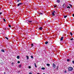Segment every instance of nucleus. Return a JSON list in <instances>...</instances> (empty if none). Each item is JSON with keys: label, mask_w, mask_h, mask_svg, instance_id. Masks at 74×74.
Here are the masks:
<instances>
[{"label": "nucleus", "mask_w": 74, "mask_h": 74, "mask_svg": "<svg viewBox=\"0 0 74 74\" xmlns=\"http://www.w3.org/2000/svg\"><path fill=\"white\" fill-rule=\"evenodd\" d=\"M73 16L74 17V14H73Z\"/></svg>", "instance_id": "46"}, {"label": "nucleus", "mask_w": 74, "mask_h": 74, "mask_svg": "<svg viewBox=\"0 0 74 74\" xmlns=\"http://www.w3.org/2000/svg\"><path fill=\"white\" fill-rule=\"evenodd\" d=\"M48 41H46V42H45V44H48Z\"/></svg>", "instance_id": "15"}, {"label": "nucleus", "mask_w": 74, "mask_h": 74, "mask_svg": "<svg viewBox=\"0 0 74 74\" xmlns=\"http://www.w3.org/2000/svg\"><path fill=\"white\" fill-rule=\"evenodd\" d=\"M4 74H5V72H4Z\"/></svg>", "instance_id": "47"}, {"label": "nucleus", "mask_w": 74, "mask_h": 74, "mask_svg": "<svg viewBox=\"0 0 74 74\" xmlns=\"http://www.w3.org/2000/svg\"><path fill=\"white\" fill-rule=\"evenodd\" d=\"M53 68V69H55V68L56 67V64H55V63H53L52 64Z\"/></svg>", "instance_id": "2"}, {"label": "nucleus", "mask_w": 74, "mask_h": 74, "mask_svg": "<svg viewBox=\"0 0 74 74\" xmlns=\"http://www.w3.org/2000/svg\"><path fill=\"white\" fill-rule=\"evenodd\" d=\"M28 67L29 69H31V66H29Z\"/></svg>", "instance_id": "36"}, {"label": "nucleus", "mask_w": 74, "mask_h": 74, "mask_svg": "<svg viewBox=\"0 0 74 74\" xmlns=\"http://www.w3.org/2000/svg\"><path fill=\"white\" fill-rule=\"evenodd\" d=\"M56 6H57V5H56V6H54V7L55 8L56 7Z\"/></svg>", "instance_id": "42"}, {"label": "nucleus", "mask_w": 74, "mask_h": 74, "mask_svg": "<svg viewBox=\"0 0 74 74\" xmlns=\"http://www.w3.org/2000/svg\"><path fill=\"white\" fill-rule=\"evenodd\" d=\"M37 74H40V73H38Z\"/></svg>", "instance_id": "48"}, {"label": "nucleus", "mask_w": 74, "mask_h": 74, "mask_svg": "<svg viewBox=\"0 0 74 74\" xmlns=\"http://www.w3.org/2000/svg\"><path fill=\"white\" fill-rule=\"evenodd\" d=\"M3 13H4V11H3L2 12L0 13V15L2 14H3Z\"/></svg>", "instance_id": "9"}, {"label": "nucleus", "mask_w": 74, "mask_h": 74, "mask_svg": "<svg viewBox=\"0 0 74 74\" xmlns=\"http://www.w3.org/2000/svg\"><path fill=\"white\" fill-rule=\"evenodd\" d=\"M43 28L42 27H40L39 28V29H40V30H42V29Z\"/></svg>", "instance_id": "8"}, {"label": "nucleus", "mask_w": 74, "mask_h": 74, "mask_svg": "<svg viewBox=\"0 0 74 74\" xmlns=\"http://www.w3.org/2000/svg\"><path fill=\"white\" fill-rule=\"evenodd\" d=\"M42 70H45V68L42 67Z\"/></svg>", "instance_id": "25"}, {"label": "nucleus", "mask_w": 74, "mask_h": 74, "mask_svg": "<svg viewBox=\"0 0 74 74\" xmlns=\"http://www.w3.org/2000/svg\"><path fill=\"white\" fill-rule=\"evenodd\" d=\"M26 22H29V23H31L32 22V21H29L28 20H27Z\"/></svg>", "instance_id": "7"}, {"label": "nucleus", "mask_w": 74, "mask_h": 74, "mask_svg": "<svg viewBox=\"0 0 74 74\" xmlns=\"http://www.w3.org/2000/svg\"><path fill=\"white\" fill-rule=\"evenodd\" d=\"M26 58H27V59H29V56H26Z\"/></svg>", "instance_id": "14"}, {"label": "nucleus", "mask_w": 74, "mask_h": 74, "mask_svg": "<svg viewBox=\"0 0 74 74\" xmlns=\"http://www.w3.org/2000/svg\"><path fill=\"white\" fill-rule=\"evenodd\" d=\"M5 38H6V39H7V40H8V38L7 37H5Z\"/></svg>", "instance_id": "31"}, {"label": "nucleus", "mask_w": 74, "mask_h": 74, "mask_svg": "<svg viewBox=\"0 0 74 74\" xmlns=\"http://www.w3.org/2000/svg\"><path fill=\"white\" fill-rule=\"evenodd\" d=\"M64 73H67V71H64Z\"/></svg>", "instance_id": "38"}, {"label": "nucleus", "mask_w": 74, "mask_h": 74, "mask_svg": "<svg viewBox=\"0 0 74 74\" xmlns=\"http://www.w3.org/2000/svg\"><path fill=\"white\" fill-rule=\"evenodd\" d=\"M35 10H36V9H35Z\"/></svg>", "instance_id": "51"}, {"label": "nucleus", "mask_w": 74, "mask_h": 74, "mask_svg": "<svg viewBox=\"0 0 74 74\" xmlns=\"http://www.w3.org/2000/svg\"><path fill=\"white\" fill-rule=\"evenodd\" d=\"M69 5H70V7H72V5H71V4H69Z\"/></svg>", "instance_id": "28"}, {"label": "nucleus", "mask_w": 74, "mask_h": 74, "mask_svg": "<svg viewBox=\"0 0 74 74\" xmlns=\"http://www.w3.org/2000/svg\"><path fill=\"white\" fill-rule=\"evenodd\" d=\"M56 2H57V3H60V0H57Z\"/></svg>", "instance_id": "11"}, {"label": "nucleus", "mask_w": 74, "mask_h": 74, "mask_svg": "<svg viewBox=\"0 0 74 74\" xmlns=\"http://www.w3.org/2000/svg\"><path fill=\"white\" fill-rule=\"evenodd\" d=\"M34 64H35V67L37 68V66H36V63H34Z\"/></svg>", "instance_id": "16"}, {"label": "nucleus", "mask_w": 74, "mask_h": 74, "mask_svg": "<svg viewBox=\"0 0 74 74\" xmlns=\"http://www.w3.org/2000/svg\"><path fill=\"white\" fill-rule=\"evenodd\" d=\"M20 61H18V62H17V63H20Z\"/></svg>", "instance_id": "32"}, {"label": "nucleus", "mask_w": 74, "mask_h": 74, "mask_svg": "<svg viewBox=\"0 0 74 74\" xmlns=\"http://www.w3.org/2000/svg\"><path fill=\"white\" fill-rule=\"evenodd\" d=\"M35 23H37V21H35Z\"/></svg>", "instance_id": "43"}, {"label": "nucleus", "mask_w": 74, "mask_h": 74, "mask_svg": "<svg viewBox=\"0 0 74 74\" xmlns=\"http://www.w3.org/2000/svg\"><path fill=\"white\" fill-rule=\"evenodd\" d=\"M31 57L32 59H33V56H31Z\"/></svg>", "instance_id": "27"}, {"label": "nucleus", "mask_w": 74, "mask_h": 74, "mask_svg": "<svg viewBox=\"0 0 74 74\" xmlns=\"http://www.w3.org/2000/svg\"><path fill=\"white\" fill-rule=\"evenodd\" d=\"M52 15L53 16H55V14L53 12H52Z\"/></svg>", "instance_id": "12"}, {"label": "nucleus", "mask_w": 74, "mask_h": 74, "mask_svg": "<svg viewBox=\"0 0 74 74\" xmlns=\"http://www.w3.org/2000/svg\"><path fill=\"white\" fill-rule=\"evenodd\" d=\"M58 69H59V66H57L56 69L57 70H58Z\"/></svg>", "instance_id": "20"}, {"label": "nucleus", "mask_w": 74, "mask_h": 74, "mask_svg": "<svg viewBox=\"0 0 74 74\" xmlns=\"http://www.w3.org/2000/svg\"><path fill=\"white\" fill-rule=\"evenodd\" d=\"M67 8H70V6H68L67 7Z\"/></svg>", "instance_id": "29"}, {"label": "nucleus", "mask_w": 74, "mask_h": 74, "mask_svg": "<svg viewBox=\"0 0 74 74\" xmlns=\"http://www.w3.org/2000/svg\"><path fill=\"white\" fill-rule=\"evenodd\" d=\"M21 65H18V66L19 67H21Z\"/></svg>", "instance_id": "30"}, {"label": "nucleus", "mask_w": 74, "mask_h": 74, "mask_svg": "<svg viewBox=\"0 0 74 74\" xmlns=\"http://www.w3.org/2000/svg\"><path fill=\"white\" fill-rule=\"evenodd\" d=\"M29 74H32V73H29Z\"/></svg>", "instance_id": "41"}, {"label": "nucleus", "mask_w": 74, "mask_h": 74, "mask_svg": "<svg viewBox=\"0 0 74 74\" xmlns=\"http://www.w3.org/2000/svg\"><path fill=\"white\" fill-rule=\"evenodd\" d=\"M47 66H50V64H47Z\"/></svg>", "instance_id": "17"}, {"label": "nucleus", "mask_w": 74, "mask_h": 74, "mask_svg": "<svg viewBox=\"0 0 74 74\" xmlns=\"http://www.w3.org/2000/svg\"><path fill=\"white\" fill-rule=\"evenodd\" d=\"M70 34L71 36H73V34L71 32H70Z\"/></svg>", "instance_id": "23"}, {"label": "nucleus", "mask_w": 74, "mask_h": 74, "mask_svg": "<svg viewBox=\"0 0 74 74\" xmlns=\"http://www.w3.org/2000/svg\"><path fill=\"white\" fill-rule=\"evenodd\" d=\"M65 4V3H64V4H63V5H62V6H64V5Z\"/></svg>", "instance_id": "45"}, {"label": "nucleus", "mask_w": 74, "mask_h": 74, "mask_svg": "<svg viewBox=\"0 0 74 74\" xmlns=\"http://www.w3.org/2000/svg\"><path fill=\"white\" fill-rule=\"evenodd\" d=\"M0 46H2V45H1V44H0Z\"/></svg>", "instance_id": "44"}, {"label": "nucleus", "mask_w": 74, "mask_h": 74, "mask_svg": "<svg viewBox=\"0 0 74 74\" xmlns=\"http://www.w3.org/2000/svg\"><path fill=\"white\" fill-rule=\"evenodd\" d=\"M72 63H73V64H74V61H72Z\"/></svg>", "instance_id": "39"}, {"label": "nucleus", "mask_w": 74, "mask_h": 74, "mask_svg": "<svg viewBox=\"0 0 74 74\" xmlns=\"http://www.w3.org/2000/svg\"><path fill=\"white\" fill-rule=\"evenodd\" d=\"M23 5V3H20L17 4V6L18 7L20 6V5Z\"/></svg>", "instance_id": "3"}, {"label": "nucleus", "mask_w": 74, "mask_h": 74, "mask_svg": "<svg viewBox=\"0 0 74 74\" xmlns=\"http://www.w3.org/2000/svg\"><path fill=\"white\" fill-rule=\"evenodd\" d=\"M14 64V62H12V64Z\"/></svg>", "instance_id": "40"}, {"label": "nucleus", "mask_w": 74, "mask_h": 74, "mask_svg": "<svg viewBox=\"0 0 74 74\" xmlns=\"http://www.w3.org/2000/svg\"><path fill=\"white\" fill-rule=\"evenodd\" d=\"M39 14H41V15H42V13H39Z\"/></svg>", "instance_id": "26"}, {"label": "nucleus", "mask_w": 74, "mask_h": 74, "mask_svg": "<svg viewBox=\"0 0 74 74\" xmlns=\"http://www.w3.org/2000/svg\"><path fill=\"white\" fill-rule=\"evenodd\" d=\"M53 12L54 14H56L57 12H56L55 11H53Z\"/></svg>", "instance_id": "19"}, {"label": "nucleus", "mask_w": 74, "mask_h": 74, "mask_svg": "<svg viewBox=\"0 0 74 74\" xmlns=\"http://www.w3.org/2000/svg\"><path fill=\"white\" fill-rule=\"evenodd\" d=\"M4 29L5 30H8V28L7 27H5Z\"/></svg>", "instance_id": "13"}, {"label": "nucleus", "mask_w": 74, "mask_h": 74, "mask_svg": "<svg viewBox=\"0 0 74 74\" xmlns=\"http://www.w3.org/2000/svg\"><path fill=\"white\" fill-rule=\"evenodd\" d=\"M49 46V47H52V46L54 47V46H53V45H50Z\"/></svg>", "instance_id": "18"}, {"label": "nucleus", "mask_w": 74, "mask_h": 74, "mask_svg": "<svg viewBox=\"0 0 74 74\" xmlns=\"http://www.w3.org/2000/svg\"><path fill=\"white\" fill-rule=\"evenodd\" d=\"M67 61L69 62V61H70V60L68 59L67 60Z\"/></svg>", "instance_id": "34"}, {"label": "nucleus", "mask_w": 74, "mask_h": 74, "mask_svg": "<svg viewBox=\"0 0 74 74\" xmlns=\"http://www.w3.org/2000/svg\"><path fill=\"white\" fill-rule=\"evenodd\" d=\"M73 38H72L70 39V40H73Z\"/></svg>", "instance_id": "37"}, {"label": "nucleus", "mask_w": 74, "mask_h": 74, "mask_svg": "<svg viewBox=\"0 0 74 74\" xmlns=\"http://www.w3.org/2000/svg\"><path fill=\"white\" fill-rule=\"evenodd\" d=\"M43 74H45V73H43Z\"/></svg>", "instance_id": "50"}, {"label": "nucleus", "mask_w": 74, "mask_h": 74, "mask_svg": "<svg viewBox=\"0 0 74 74\" xmlns=\"http://www.w3.org/2000/svg\"><path fill=\"white\" fill-rule=\"evenodd\" d=\"M19 57H20V56H17L16 58L18 59H20V58Z\"/></svg>", "instance_id": "6"}, {"label": "nucleus", "mask_w": 74, "mask_h": 74, "mask_svg": "<svg viewBox=\"0 0 74 74\" xmlns=\"http://www.w3.org/2000/svg\"><path fill=\"white\" fill-rule=\"evenodd\" d=\"M1 51L3 52H4V50L3 49L1 50Z\"/></svg>", "instance_id": "24"}, {"label": "nucleus", "mask_w": 74, "mask_h": 74, "mask_svg": "<svg viewBox=\"0 0 74 74\" xmlns=\"http://www.w3.org/2000/svg\"><path fill=\"white\" fill-rule=\"evenodd\" d=\"M20 1V0H17V3H18V2H19V1Z\"/></svg>", "instance_id": "22"}, {"label": "nucleus", "mask_w": 74, "mask_h": 74, "mask_svg": "<svg viewBox=\"0 0 74 74\" xmlns=\"http://www.w3.org/2000/svg\"><path fill=\"white\" fill-rule=\"evenodd\" d=\"M67 15L64 16V18H66V17H67Z\"/></svg>", "instance_id": "21"}, {"label": "nucleus", "mask_w": 74, "mask_h": 74, "mask_svg": "<svg viewBox=\"0 0 74 74\" xmlns=\"http://www.w3.org/2000/svg\"><path fill=\"white\" fill-rule=\"evenodd\" d=\"M36 45V43H34V44H31V47H33V46H34V47H35Z\"/></svg>", "instance_id": "4"}, {"label": "nucleus", "mask_w": 74, "mask_h": 74, "mask_svg": "<svg viewBox=\"0 0 74 74\" xmlns=\"http://www.w3.org/2000/svg\"><path fill=\"white\" fill-rule=\"evenodd\" d=\"M68 70L69 71H71L73 70V68L71 67H69L68 68Z\"/></svg>", "instance_id": "1"}, {"label": "nucleus", "mask_w": 74, "mask_h": 74, "mask_svg": "<svg viewBox=\"0 0 74 74\" xmlns=\"http://www.w3.org/2000/svg\"><path fill=\"white\" fill-rule=\"evenodd\" d=\"M63 37H62L60 39V41H63Z\"/></svg>", "instance_id": "10"}, {"label": "nucleus", "mask_w": 74, "mask_h": 74, "mask_svg": "<svg viewBox=\"0 0 74 74\" xmlns=\"http://www.w3.org/2000/svg\"><path fill=\"white\" fill-rule=\"evenodd\" d=\"M9 27H11V25H9Z\"/></svg>", "instance_id": "35"}, {"label": "nucleus", "mask_w": 74, "mask_h": 74, "mask_svg": "<svg viewBox=\"0 0 74 74\" xmlns=\"http://www.w3.org/2000/svg\"><path fill=\"white\" fill-rule=\"evenodd\" d=\"M3 20L4 22H5V20L4 18H3Z\"/></svg>", "instance_id": "33"}, {"label": "nucleus", "mask_w": 74, "mask_h": 74, "mask_svg": "<svg viewBox=\"0 0 74 74\" xmlns=\"http://www.w3.org/2000/svg\"><path fill=\"white\" fill-rule=\"evenodd\" d=\"M0 63L1 64H4V62H3L2 61H1L0 62Z\"/></svg>", "instance_id": "5"}, {"label": "nucleus", "mask_w": 74, "mask_h": 74, "mask_svg": "<svg viewBox=\"0 0 74 74\" xmlns=\"http://www.w3.org/2000/svg\"><path fill=\"white\" fill-rule=\"evenodd\" d=\"M1 10V8H0V10Z\"/></svg>", "instance_id": "49"}]
</instances>
